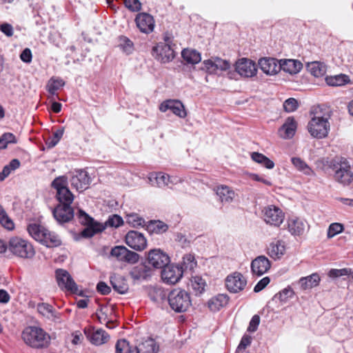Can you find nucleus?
<instances>
[{"label":"nucleus","instance_id":"f257e3e1","mask_svg":"<svg viewBox=\"0 0 353 353\" xmlns=\"http://www.w3.org/2000/svg\"><path fill=\"white\" fill-rule=\"evenodd\" d=\"M49 333L39 326H28L23 330V342L32 348L46 349L51 344Z\"/></svg>","mask_w":353,"mask_h":353},{"label":"nucleus","instance_id":"f03ea898","mask_svg":"<svg viewBox=\"0 0 353 353\" xmlns=\"http://www.w3.org/2000/svg\"><path fill=\"white\" fill-rule=\"evenodd\" d=\"M168 301L171 309L177 313L187 311L191 305L190 294L181 289H174L170 292Z\"/></svg>","mask_w":353,"mask_h":353},{"label":"nucleus","instance_id":"7ed1b4c3","mask_svg":"<svg viewBox=\"0 0 353 353\" xmlns=\"http://www.w3.org/2000/svg\"><path fill=\"white\" fill-rule=\"evenodd\" d=\"M57 282L61 289L70 291L73 294L83 296L84 294L82 290H79L77 283L73 280L69 272L63 269H57L55 271Z\"/></svg>","mask_w":353,"mask_h":353},{"label":"nucleus","instance_id":"20e7f679","mask_svg":"<svg viewBox=\"0 0 353 353\" xmlns=\"http://www.w3.org/2000/svg\"><path fill=\"white\" fill-rule=\"evenodd\" d=\"M330 129V123L327 119L314 117L307 125V130L310 134L317 139L325 138Z\"/></svg>","mask_w":353,"mask_h":353},{"label":"nucleus","instance_id":"39448f33","mask_svg":"<svg viewBox=\"0 0 353 353\" xmlns=\"http://www.w3.org/2000/svg\"><path fill=\"white\" fill-rule=\"evenodd\" d=\"M262 215L267 224L275 227H279L285 219V214L282 210L273 205L265 207L262 210Z\"/></svg>","mask_w":353,"mask_h":353},{"label":"nucleus","instance_id":"423d86ee","mask_svg":"<svg viewBox=\"0 0 353 353\" xmlns=\"http://www.w3.org/2000/svg\"><path fill=\"white\" fill-rule=\"evenodd\" d=\"M165 43H159L152 48V55L162 63H168L175 57L170 43V39H165Z\"/></svg>","mask_w":353,"mask_h":353},{"label":"nucleus","instance_id":"0eeeda50","mask_svg":"<svg viewBox=\"0 0 353 353\" xmlns=\"http://www.w3.org/2000/svg\"><path fill=\"white\" fill-rule=\"evenodd\" d=\"M334 178L343 185H348L353 181V173L345 159L341 158L340 163L334 165Z\"/></svg>","mask_w":353,"mask_h":353},{"label":"nucleus","instance_id":"6e6552de","mask_svg":"<svg viewBox=\"0 0 353 353\" xmlns=\"http://www.w3.org/2000/svg\"><path fill=\"white\" fill-rule=\"evenodd\" d=\"M147 261L154 268L162 269L170 263V259L166 252L157 248L148 252Z\"/></svg>","mask_w":353,"mask_h":353},{"label":"nucleus","instance_id":"1a4fd4ad","mask_svg":"<svg viewBox=\"0 0 353 353\" xmlns=\"http://www.w3.org/2000/svg\"><path fill=\"white\" fill-rule=\"evenodd\" d=\"M126 244L136 251H142L147 247V239L145 236L136 230L129 231L125 237Z\"/></svg>","mask_w":353,"mask_h":353},{"label":"nucleus","instance_id":"9d476101","mask_svg":"<svg viewBox=\"0 0 353 353\" xmlns=\"http://www.w3.org/2000/svg\"><path fill=\"white\" fill-rule=\"evenodd\" d=\"M247 284V280L240 272H235L228 275L225 279V286L232 293L242 291Z\"/></svg>","mask_w":353,"mask_h":353},{"label":"nucleus","instance_id":"9b49d317","mask_svg":"<svg viewBox=\"0 0 353 353\" xmlns=\"http://www.w3.org/2000/svg\"><path fill=\"white\" fill-rule=\"evenodd\" d=\"M161 279L168 284L176 283L183 276V270L179 265H170L162 268Z\"/></svg>","mask_w":353,"mask_h":353},{"label":"nucleus","instance_id":"f8f14e48","mask_svg":"<svg viewBox=\"0 0 353 353\" xmlns=\"http://www.w3.org/2000/svg\"><path fill=\"white\" fill-rule=\"evenodd\" d=\"M84 334L88 341L95 345H101L108 342L110 339V336L108 333L102 330L97 329L94 330V327H85L84 329Z\"/></svg>","mask_w":353,"mask_h":353},{"label":"nucleus","instance_id":"ddd939ff","mask_svg":"<svg viewBox=\"0 0 353 353\" xmlns=\"http://www.w3.org/2000/svg\"><path fill=\"white\" fill-rule=\"evenodd\" d=\"M235 70L244 77H252L257 72L255 63L246 58H242L236 62Z\"/></svg>","mask_w":353,"mask_h":353},{"label":"nucleus","instance_id":"4468645a","mask_svg":"<svg viewBox=\"0 0 353 353\" xmlns=\"http://www.w3.org/2000/svg\"><path fill=\"white\" fill-rule=\"evenodd\" d=\"M159 110L162 112L170 110L181 118H185L187 115L183 104L179 100L168 99L164 101L161 103Z\"/></svg>","mask_w":353,"mask_h":353},{"label":"nucleus","instance_id":"2eb2a0df","mask_svg":"<svg viewBox=\"0 0 353 353\" xmlns=\"http://www.w3.org/2000/svg\"><path fill=\"white\" fill-rule=\"evenodd\" d=\"M135 22L137 28L143 33L149 34L154 30V19L153 17L148 13H139L136 16Z\"/></svg>","mask_w":353,"mask_h":353},{"label":"nucleus","instance_id":"dca6fc26","mask_svg":"<svg viewBox=\"0 0 353 353\" xmlns=\"http://www.w3.org/2000/svg\"><path fill=\"white\" fill-rule=\"evenodd\" d=\"M250 267L253 274L261 276L270 269L271 262L265 256L261 255L252 261Z\"/></svg>","mask_w":353,"mask_h":353},{"label":"nucleus","instance_id":"f3484780","mask_svg":"<svg viewBox=\"0 0 353 353\" xmlns=\"http://www.w3.org/2000/svg\"><path fill=\"white\" fill-rule=\"evenodd\" d=\"M90 177L85 170H77L70 179L71 185L78 191H83L88 188Z\"/></svg>","mask_w":353,"mask_h":353},{"label":"nucleus","instance_id":"a211bd4d","mask_svg":"<svg viewBox=\"0 0 353 353\" xmlns=\"http://www.w3.org/2000/svg\"><path fill=\"white\" fill-rule=\"evenodd\" d=\"M52 214L59 223L69 222L74 217L73 208L68 205H57L53 210Z\"/></svg>","mask_w":353,"mask_h":353},{"label":"nucleus","instance_id":"6ab92c4d","mask_svg":"<svg viewBox=\"0 0 353 353\" xmlns=\"http://www.w3.org/2000/svg\"><path fill=\"white\" fill-rule=\"evenodd\" d=\"M259 65L261 70L266 74L273 75L277 74L281 70L279 61L274 58H261L259 61Z\"/></svg>","mask_w":353,"mask_h":353},{"label":"nucleus","instance_id":"aec40b11","mask_svg":"<svg viewBox=\"0 0 353 353\" xmlns=\"http://www.w3.org/2000/svg\"><path fill=\"white\" fill-rule=\"evenodd\" d=\"M296 128L297 124L294 118L289 117L286 119L282 126L279 129L278 133L283 139H291L295 134Z\"/></svg>","mask_w":353,"mask_h":353},{"label":"nucleus","instance_id":"412c9836","mask_svg":"<svg viewBox=\"0 0 353 353\" xmlns=\"http://www.w3.org/2000/svg\"><path fill=\"white\" fill-rule=\"evenodd\" d=\"M285 252V243L281 240H275L271 242L268 247V255L274 260L281 259Z\"/></svg>","mask_w":353,"mask_h":353},{"label":"nucleus","instance_id":"4be33fe9","mask_svg":"<svg viewBox=\"0 0 353 353\" xmlns=\"http://www.w3.org/2000/svg\"><path fill=\"white\" fill-rule=\"evenodd\" d=\"M279 66H281V70L284 72L294 74L300 72L303 68V64L301 61L295 59H281Z\"/></svg>","mask_w":353,"mask_h":353},{"label":"nucleus","instance_id":"5701e85b","mask_svg":"<svg viewBox=\"0 0 353 353\" xmlns=\"http://www.w3.org/2000/svg\"><path fill=\"white\" fill-rule=\"evenodd\" d=\"M216 194L223 204L232 203L236 196L234 191L232 188L223 185L216 188Z\"/></svg>","mask_w":353,"mask_h":353},{"label":"nucleus","instance_id":"b1692460","mask_svg":"<svg viewBox=\"0 0 353 353\" xmlns=\"http://www.w3.org/2000/svg\"><path fill=\"white\" fill-rule=\"evenodd\" d=\"M305 222L299 219H292L288 221V231L292 235H302L305 232Z\"/></svg>","mask_w":353,"mask_h":353},{"label":"nucleus","instance_id":"393cba45","mask_svg":"<svg viewBox=\"0 0 353 353\" xmlns=\"http://www.w3.org/2000/svg\"><path fill=\"white\" fill-rule=\"evenodd\" d=\"M112 313V309L107 306L101 307L96 312V315L101 323H105L106 327L112 329L114 327V323L109 319V315Z\"/></svg>","mask_w":353,"mask_h":353},{"label":"nucleus","instance_id":"a878e982","mask_svg":"<svg viewBox=\"0 0 353 353\" xmlns=\"http://www.w3.org/2000/svg\"><path fill=\"white\" fill-rule=\"evenodd\" d=\"M320 281L319 275L317 273H313L310 276L301 277L299 281V284L301 290H305L319 285Z\"/></svg>","mask_w":353,"mask_h":353},{"label":"nucleus","instance_id":"bb28decb","mask_svg":"<svg viewBox=\"0 0 353 353\" xmlns=\"http://www.w3.org/2000/svg\"><path fill=\"white\" fill-rule=\"evenodd\" d=\"M39 241L48 248L57 247L61 244L59 236L48 230H46L45 234L40 238Z\"/></svg>","mask_w":353,"mask_h":353},{"label":"nucleus","instance_id":"cd10ccee","mask_svg":"<svg viewBox=\"0 0 353 353\" xmlns=\"http://www.w3.org/2000/svg\"><path fill=\"white\" fill-rule=\"evenodd\" d=\"M110 283L113 289L121 294H124L128 291V284L126 280L121 276H113L110 277Z\"/></svg>","mask_w":353,"mask_h":353},{"label":"nucleus","instance_id":"c85d7f7f","mask_svg":"<svg viewBox=\"0 0 353 353\" xmlns=\"http://www.w3.org/2000/svg\"><path fill=\"white\" fill-rule=\"evenodd\" d=\"M228 303V297L225 294H218L210 299L208 302V307L212 312L219 311L221 307L226 305Z\"/></svg>","mask_w":353,"mask_h":353},{"label":"nucleus","instance_id":"c756f323","mask_svg":"<svg viewBox=\"0 0 353 353\" xmlns=\"http://www.w3.org/2000/svg\"><path fill=\"white\" fill-rule=\"evenodd\" d=\"M105 229V226H103V224L95 221L90 223L88 225H86V227L81 231V236L83 238H90L97 233L101 232Z\"/></svg>","mask_w":353,"mask_h":353},{"label":"nucleus","instance_id":"7c9ffc66","mask_svg":"<svg viewBox=\"0 0 353 353\" xmlns=\"http://www.w3.org/2000/svg\"><path fill=\"white\" fill-rule=\"evenodd\" d=\"M130 276L134 280H145L150 276V269L144 264H141L131 270Z\"/></svg>","mask_w":353,"mask_h":353},{"label":"nucleus","instance_id":"2f4dec72","mask_svg":"<svg viewBox=\"0 0 353 353\" xmlns=\"http://www.w3.org/2000/svg\"><path fill=\"white\" fill-rule=\"evenodd\" d=\"M145 227L150 234H162L168 230V225L159 220L150 221Z\"/></svg>","mask_w":353,"mask_h":353},{"label":"nucleus","instance_id":"473e14b6","mask_svg":"<svg viewBox=\"0 0 353 353\" xmlns=\"http://www.w3.org/2000/svg\"><path fill=\"white\" fill-rule=\"evenodd\" d=\"M158 350L155 341L150 338L137 345V353H157Z\"/></svg>","mask_w":353,"mask_h":353},{"label":"nucleus","instance_id":"72a5a7b5","mask_svg":"<svg viewBox=\"0 0 353 353\" xmlns=\"http://www.w3.org/2000/svg\"><path fill=\"white\" fill-rule=\"evenodd\" d=\"M181 56L188 64L194 65L199 63L201 60V54L193 49H183L181 52Z\"/></svg>","mask_w":353,"mask_h":353},{"label":"nucleus","instance_id":"f704fd0d","mask_svg":"<svg viewBox=\"0 0 353 353\" xmlns=\"http://www.w3.org/2000/svg\"><path fill=\"white\" fill-rule=\"evenodd\" d=\"M148 179L152 186L162 188L168 185L170 176L162 172L152 173Z\"/></svg>","mask_w":353,"mask_h":353},{"label":"nucleus","instance_id":"c9c22d12","mask_svg":"<svg viewBox=\"0 0 353 353\" xmlns=\"http://www.w3.org/2000/svg\"><path fill=\"white\" fill-rule=\"evenodd\" d=\"M37 310L39 314L48 319H59V314L54 310L53 307L48 303H39L37 305Z\"/></svg>","mask_w":353,"mask_h":353},{"label":"nucleus","instance_id":"e433bc0d","mask_svg":"<svg viewBox=\"0 0 353 353\" xmlns=\"http://www.w3.org/2000/svg\"><path fill=\"white\" fill-rule=\"evenodd\" d=\"M56 197L59 201L58 205H70L74 200V196L68 188H62L57 192Z\"/></svg>","mask_w":353,"mask_h":353},{"label":"nucleus","instance_id":"4c0bfd02","mask_svg":"<svg viewBox=\"0 0 353 353\" xmlns=\"http://www.w3.org/2000/svg\"><path fill=\"white\" fill-rule=\"evenodd\" d=\"M291 162L294 167L299 172L303 173L307 176H310L313 174V170L307 165V163L301 159L300 157H294L291 158Z\"/></svg>","mask_w":353,"mask_h":353},{"label":"nucleus","instance_id":"58836bf2","mask_svg":"<svg viewBox=\"0 0 353 353\" xmlns=\"http://www.w3.org/2000/svg\"><path fill=\"white\" fill-rule=\"evenodd\" d=\"M326 83L330 86H342L350 81V77L343 74L330 76L325 78Z\"/></svg>","mask_w":353,"mask_h":353},{"label":"nucleus","instance_id":"ea45409f","mask_svg":"<svg viewBox=\"0 0 353 353\" xmlns=\"http://www.w3.org/2000/svg\"><path fill=\"white\" fill-rule=\"evenodd\" d=\"M20 165L19 160L12 159L9 164L3 167V170L0 172V181H4L12 172L19 168Z\"/></svg>","mask_w":353,"mask_h":353},{"label":"nucleus","instance_id":"a19ab883","mask_svg":"<svg viewBox=\"0 0 353 353\" xmlns=\"http://www.w3.org/2000/svg\"><path fill=\"white\" fill-rule=\"evenodd\" d=\"M116 353H137V345L132 346L125 339L118 340L116 343Z\"/></svg>","mask_w":353,"mask_h":353},{"label":"nucleus","instance_id":"79ce46f5","mask_svg":"<svg viewBox=\"0 0 353 353\" xmlns=\"http://www.w3.org/2000/svg\"><path fill=\"white\" fill-rule=\"evenodd\" d=\"M47 230L45 227L36 223L30 224L27 228L30 235L37 241L45 234Z\"/></svg>","mask_w":353,"mask_h":353},{"label":"nucleus","instance_id":"37998d69","mask_svg":"<svg viewBox=\"0 0 353 353\" xmlns=\"http://www.w3.org/2000/svg\"><path fill=\"white\" fill-rule=\"evenodd\" d=\"M251 158L268 169H272L274 167V163L261 153L254 152L251 154Z\"/></svg>","mask_w":353,"mask_h":353},{"label":"nucleus","instance_id":"c03bdc74","mask_svg":"<svg viewBox=\"0 0 353 353\" xmlns=\"http://www.w3.org/2000/svg\"><path fill=\"white\" fill-rule=\"evenodd\" d=\"M8 249L14 254L21 256L22 239L19 236L12 237L9 241Z\"/></svg>","mask_w":353,"mask_h":353},{"label":"nucleus","instance_id":"a18cd8bd","mask_svg":"<svg viewBox=\"0 0 353 353\" xmlns=\"http://www.w3.org/2000/svg\"><path fill=\"white\" fill-rule=\"evenodd\" d=\"M65 82L60 78L52 77L46 85L48 92L52 96L56 94V92L63 87Z\"/></svg>","mask_w":353,"mask_h":353},{"label":"nucleus","instance_id":"49530a36","mask_svg":"<svg viewBox=\"0 0 353 353\" xmlns=\"http://www.w3.org/2000/svg\"><path fill=\"white\" fill-rule=\"evenodd\" d=\"M168 295L167 292L161 288H152L149 291L150 299L155 303H159L168 299Z\"/></svg>","mask_w":353,"mask_h":353},{"label":"nucleus","instance_id":"de8ad7c7","mask_svg":"<svg viewBox=\"0 0 353 353\" xmlns=\"http://www.w3.org/2000/svg\"><path fill=\"white\" fill-rule=\"evenodd\" d=\"M307 70L315 77H320L325 73V66L319 62H312L307 64Z\"/></svg>","mask_w":353,"mask_h":353},{"label":"nucleus","instance_id":"09e8293b","mask_svg":"<svg viewBox=\"0 0 353 353\" xmlns=\"http://www.w3.org/2000/svg\"><path fill=\"white\" fill-rule=\"evenodd\" d=\"M0 224L8 230H12L14 224L12 220L8 216L3 206L0 204Z\"/></svg>","mask_w":353,"mask_h":353},{"label":"nucleus","instance_id":"8fccbe9b","mask_svg":"<svg viewBox=\"0 0 353 353\" xmlns=\"http://www.w3.org/2000/svg\"><path fill=\"white\" fill-rule=\"evenodd\" d=\"M120 48L127 54L132 53L134 51L133 42L125 36H120L119 38Z\"/></svg>","mask_w":353,"mask_h":353},{"label":"nucleus","instance_id":"3c124183","mask_svg":"<svg viewBox=\"0 0 353 353\" xmlns=\"http://www.w3.org/2000/svg\"><path fill=\"white\" fill-rule=\"evenodd\" d=\"M64 132V128H60L57 129L55 132H53V135L51 137H49L46 141V144L48 148H51L54 147L60 141L61 137H63Z\"/></svg>","mask_w":353,"mask_h":353},{"label":"nucleus","instance_id":"603ef678","mask_svg":"<svg viewBox=\"0 0 353 353\" xmlns=\"http://www.w3.org/2000/svg\"><path fill=\"white\" fill-rule=\"evenodd\" d=\"M128 250V248L123 245L115 246L112 248L110 254L115 257L118 261L125 262Z\"/></svg>","mask_w":353,"mask_h":353},{"label":"nucleus","instance_id":"864d4df0","mask_svg":"<svg viewBox=\"0 0 353 353\" xmlns=\"http://www.w3.org/2000/svg\"><path fill=\"white\" fill-rule=\"evenodd\" d=\"M196 265L195 261L194 256L191 254H188L183 256L182 265L179 266L181 268L183 272L184 270H192L194 268Z\"/></svg>","mask_w":353,"mask_h":353},{"label":"nucleus","instance_id":"5fc2aeb1","mask_svg":"<svg viewBox=\"0 0 353 353\" xmlns=\"http://www.w3.org/2000/svg\"><path fill=\"white\" fill-rule=\"evenodd\" d=\"M294 291L290 287L284 288L280 292L274 296V299H279L281 302H285L289 298L292 297Z\"/></svg>","mask_w":353,"mask_h":353},{"label":"nucleus","instance_id":"6e6d98bb","mask_svg":"<svg viewBox=\"0 0 353 353\" xmlns=\"http://www.w3.org/2000/svg\"><path fill=\"white\" fill-rule=\"evenodd\" d=\"M344 230L343 225L339 223H331L328 228L327 236L328 239H331L341 233Z\"/></svg>","mask_w":353,"mask_h":353},{"label":"nucleus","instance_id":"4d7b16f0","mask_svg":"<svg viewBox=\"0 0 353 353\" xmlns=\"http://www.w3.org/2000/svg\"><path fill=\"white\" fill-rule=\"evenodd\" d=\"M123 223L121 216L117 214L110 216L108 220L105 222L103 226L118 228Z\"/></svg>","mask_w":353,"mask_h":353},{"label":"nucleus","instance_id":"13d9d810","mask_svg":"<svg viewBox=\"0 0 353 353\" xmlns=\"http://www.w3.org/2000/svg\"><path fill=\"white\" fill-rule=\"evenodd\" d=\"M191 282L192 288L195 291L199 293H201L204 291L205 287V281L201 276L193 277Z\"/></svg>","mask_w":353,"mask_h":353},{"label":"nucleus","instance_id":"bf43d9fd","mask_svg":"<svg viewBox=\"0 0 353 353\" xmlns=\"http://www.w3.org/2000/svg\"><path fill=\"white\" fill-rule=\"evenodd\" d=\"M283 109L287 112H292L297 110L299 103L294 98H289L283 103Z\"/></svg>","mask_w":353,"mask_h":353},{"label":"nucleus","instance_id":"052dcab7","mask_svg":"<svg viewBox=\"0 0 353 353\" xmlns=\"http://www.w3.org/2000/svg\"><path fill=\"white\" fill-rule=\"evenodd\" d=\"M79 221L84 225H88L90 223L95 222L90 216H89L87 213H85L82 210H79L78 213L77 214Z\"/></svg>","mask_w":353,"mask_h":353},{"label":"nucleus","instance_id":"680f3d73","mask_svg":"<svg viewBox=\"0 0 353 353\" xmlns=\"http://www.w3.org/2000/svg\"><path fill=\"white\" fill-rule=\"evenodd\" d=\"M127 222L134 228L143 226L145 221L137 214H130L128 216Z\"/></svg>","mask_w":353,"mask_h":353},{"label":"nucleus","instance_id":"e2e57ef3","mask_svg":"<svg viewBox=\"0 0 353 353\" xmlns=\"http://www.w3.org/2000/svg\"><path fill=\"white\" fill-rule=\"evenodd\" d=\"M351 273V269L343 268V269H331L328 272V276L331 278H338L342 276L350 275Z\"/></svg>","mask_w":353,"mask_h":353},{"label":"nucleus","instance_id":"0e129e2a","mask_svg":"<svg viewBox=\"0 0 353 353\" xmlns=\"http://www.w3.org/2000/svg\"><path fill=\"white\" fill-rule=\"evenodd\" d=\"M125 6L132 12H138L141 9L139 0H124Z\"/></svg>","mask_w":353,"mask_h":353},{"label":"nucleus","instance_id":"69168bd1","mask_svg":"<svg viewBox=\"0 0 353 353\" xmlns=\"http://www.w3.org/2000/svg\"><path fill=\"white\" fill-rule=\"evenodd\" d=\"M214 65H215L216 72L218 70H221V71L228 70V69H230V65H231L230 63L228 61L223 60L219 57L215 58Z\"/></svg>","mask_w":353,"mask_h":353},{"label":"nucleus","instance_id":"338daca9","mask_svg":"<svg viewBox=\"0 0 353 353\" xmlns=\"http://www.w3.org/2000/svg\"><path fill=\"white\" fill-rule=\"evenodd\" d=\"M67 184V179L65 176L57 177L52 182V186L57 190V192H59V190H61L62 188H68Z\"/></svg>","mask_w":353,"mask_h":353},{"label":"nucleus","instance_id":"774afa93","mask_svg":"<svg viewBox=\"0 0 353 353\" xmlns=\"http://www.w3.org/2000/svg\"><path fill=\"white\" fill-rule=\"evenodd\" d=\"M23 257L32 258L35 254L34 249L31 243L23 240Z\"/></svg>","mask_w":353,"mask_h":353}]
</instances>
